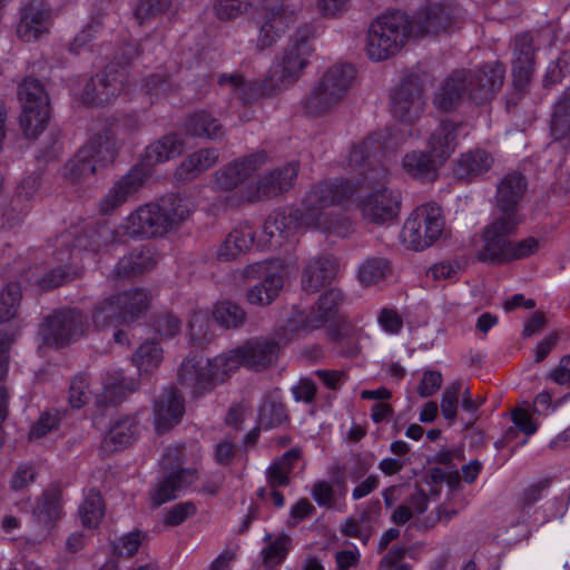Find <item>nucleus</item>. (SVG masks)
Wrapping results in <instances>:
<instances>
[{
    "label": "nucleus",
    "mask_w": 570,
    "mask_h": 570,
    "mask_svg": "<svg viewBox=\"0 0 570 570\" xmlns=\"http://www.w3.org/2000/svg\"><path fill=\"white\" fill-rule=\"evenodd\" d=\"M346 183H317L305 195L299 209H278L265 220L263 234L275 247L295 236L302 227L345 237L352 229L351 223L331 208L353 194Z\"/></svg>",
    "instance_id": "1"
},
{
    "label": "nucleus",
    "mask_w": 570,
    "mask_h": 570,
    "mask_svg": "<svg viewBox=\"0 0 570 570\" xmlns=\"http://www.w3.org/2000/svg\"><path fill=\"white\" fill-rule=\"evenodd\" d=\"M382 144L373 136L353 145L345 163V169L354 175L355 183L348 179L324 180L323 183H346L356 193L357 187L370 191L360 198L357 207L362 218L371 224L381 225L394 219L401 208V193L387 185L390 171L377 160ZM346 197V199H348ZM343 198L338 204H341Z\"/></svg>",
    "instance_id": "2"
},
{
    "label": "nucleus",
    "mask_w": 570,
    "mask_h": 570,
    "mask_svg": "<svg viewBox=\"0 0 570 570\" xmlns=\"http://www.w3.org/2000/svg\"><path fill=\"white\" fill-rule=\"evenodd\" d=\"M452 14L441 4L420 11L412 20L400 11L377 17L367 30L365 52L372 61L395 56L414 37L439 33L451 26Z\"/></svg>",
    "instance_id": "3"
},
{
    "label": "nucleus",
    "mask_w": 570,
    "mask_h": 570,
    "mask_svg": "<svg viewBox=\"0 0 570 570\" xmlns=\"http://www.w3.org/2000/svg\"><path fill=\"white\" fill-rule=\"evenodd\" d=\"M354 79L355 69L352 65L332 66L303 99L305 111L312 116L331 112L346 97Z\"/></svg>",
    "instance_id": "4"
},
{
    "label": "nucleus",
    "mask_w": 570,
    "mask_h": 570,
    "mask_svg": "<svg viewBox=\"0 0 570 570\" xmlns=\"http://www.w3.org/2000/svg\"><path fill=\"white\" fill-rule=\"evenodd\" d=\"M296 78L277 59L272 62L266 77L262 81H246L243 75L223 73L218 77V85L229 90L235 97L249 104L258 98L272 97L288 89L296 82Z\"/></svg>",
    "instance_id": "5"
},
{
    "label": "nucleus",
    "mask_w": 570,
    "mask_h": 570,
    "mask_svg": "<svg viewBox=\"0 0 570 570\" xmlns=\"http://www.w3.org/2000/svg\"><path fill=\"white\" fill-rule=\"evenodd\" d=\"M22 111L19 125L27 139H37L50 120V102L42 83L35 78H26L19 87Z\"/></svg>",
    "instance_id": "6"
},
{
    "label": "nucleus",
    "mask_w": 570,
    "mask_h": 570,
    "mask_svg": "<svg viewBox=\"0 0 570 570\" xmlns=\"http://www.w3.org/2000/svg\"><path fill=\"white\" fill-rule=\"evenodd\" d=\"M286 343L276 337L252 338L240 346L219 354L218 361L227 367L229 376L240 366L261 371L276 361L281 348Z\"/></svg>",
    "instance_id": "7"
},
{
    "label": "nucleus",
    "mask_w": 570,
    "mask_h": 570,
    "mask_svg": "<svg viewBox=\"0 0 570 570\" xmlns=\"http://www.w3.org/2000/svg\"><path fill=\"white\" fill-rule=\"evenodd\" d=\"M443 229L441 208L429 203L419 206L405 220L401 238L407 248L421 250L431 246L442 235Z\"/></svg>",
    "instance_id": "8"
},
{
    "label": "nucleus",
    "mask_w": 570,
    "mask_h": 570,
    "mask_svg": "<svg viewBox=\"0 0 570 570\" xmlns=\"http://www.w3.org/2000/svg\"><path fill=\"white\" fill-rule=\"evenodd\" d=\"M228 377V370L220 364L218 355L214 358H204L196 354L188 355L177 372L178 383L195 395L210 391Z\"/></svg>",
    "instance_id": "9"
},
{
    "label": "nucleus",
    "mask_w": 570,
    "mask_h": 570,
    "mask_svg": "<svg viewBox=\"0 0 570 570\" xmlns=\"http://www.w3.org/2000/svg\"><path fill=\"white\" fill-rule=\"evenodd\" d=\"M88 327L86 316L78 309L63 308L50 315L41 327V335L47 345L63 347L78 341Z\"/></svg>",
    "instance_id": "10"
},
{
    "label": "nucleus",
    "mask_w": 570,
    "mask_h": 570,
    "mask_svg": "<svg viewBox=\"0 0 570 570\" xmlns=\"http://www.w3.org/2000/svg\"><path fill=\"white\" fill-rule=\"evenodd\" d=\"M128 79L125 66L118 68L117 62H110L106 68L91 77L86 83L82 100L94 106H102L114 101L125 89Z\"/></svg>",
    "instance_id": "11"
},
{
    "label": "nucleus",
    "mask_w": 570,
    "mask_h": 570,
    "mask_svg": "<svg viewBox=\"0 0 570 570\" xmlns=\"http://www.w3.org/2000/svg\"><path fill=\"white\" fill-rule=\"evenodd\" d=\"M296 19V10L287 0H265L257 48L264 50L275 45Z\"/></svg>",
    "instance_id": "12"
},
{
    "label": "nucleus",
    "mask_w": 570,
    "mask_h": 570,
    "mask_svg": "<svg viewBox=\"0 0 570 570\" xmlns=\"http://www.w3.org/2000/svg\"><path fill=\"white\" fill-rule=\"evenodd\" d=\"M522 219L514 216L497 217L483 230V245L478 253L482 262H507V252L509 250V236L512 235Z\"/></svg>",
    "instance_id": "13"
},
{
    "label": "nucleus",
    "mask_w": 570,
    "mask_h": 570,
    "mask_svg": "<svg viewBox=\"0 0 570 570\" xmlns=\"http://www.w3.org/2000/svg\"><path fill=\"white\" fill-rule=\"evenodd\" d=\"M262 274L263 282L253 286L246 294L247 301L258 306L271 304L284 285L282 266L278 263H255L244 269V275L249 278Z\"/></svg>",
    "instance_id": "14"
},
{
    "label": "nucleus",
    "mask_w": 570,
    "mask_h": 570,
    "mask_svg": "<svg viewBox=\"0 0 570 570\" xmlns=\"http://www.w3.org/2000/svg\"><path fill=\"white\" fill-rule=\"evenodd\" d=\"M120 229L122 235L132 238L164 236L169 232L161 207L153 203L139 206L125 219Z\"/></svg>",
    "instance_id": "15"
},
{
    "label": "nucleus",
    "mask_w": 570,
    "mask_h": 570,
    "mask_svg": "<svg viewBox=\"0 0 570 570\" xmlns=\"http://www.w3.org/2000/svg\"><path fill=\"white\" fill-rule=\"evenodd\" d=\"M423 86L419 77L404 78L391 97V107L394 117L403 122H414L424 109L422 98Z\"/></svg>",
    "instance_id": "16"
},
{
    "label": "nucleus",
    "mask_w": 570,
    "mask_h": 570,
    "mask_svg": "<svg viewBox=\"0 0 570 570\" xmlns=\"http://www.w3.org/2000/svg\"><path fill=\"white\" fill-rule=\"evenodd\" d=\"M298 175L296 163L286 164L264 175L247 189L246 199L250 203L274 198L294 186Z\"/></svg>",
    "instance_id": "17"
},
{
    "label": "nucleus",
    "mask_w": 570,
    "mask_h": 570,
    "mask_svg": "<svg viewBox=\"0 0 570 570\" xmlns=\"http://www.w3.org/2000/svg\"><path fill=\"white\" fill-rule=\"evenodd\" d=\"M50 9L45 0H28L20 9L17 36L24 42H35L49 33Z\"/></svg>",
    "instance_id": "18"
},
{
    "label": "nucleus",
    "mask_w": 570,
    "mask_h": 570,
    "mask_svg": "<svg viewBox=\"0 0 570 570\" xmlns=\"http://www.w3.org/2000/svg\"><path fill=\"white\" fill-rule=\"evenodd\" d=\"M315 30L309 24H304L295 31V35L284 51L276 56L277 59L298 80L313 52L309 39L314 37Z\"/></svg>",
    "instance_id": "19"
},
{
    "label": "nucleus",
    "mask_w": 570,
    "mask_h": 570,
    "mask_svg": "<svg viewBox=\"0 0 570 570\" xmlns=\"http://www.w3.org/2000/svg\"><path fill=\"white\" fill-rule=\"evenodd\" d=\"M505 68L500 62L482 66L478 72H466L469 97L476 104L490 100L502 87Z\"/></svg>",
    "instance_id": "20"
},
{
    "label": "nucleus",
    "mask_w": 570,
    "mask_h": 570,
    "mask_svg": "<svg viewBox=\"0 0 570 570\" xmlns=\"http://www.w3.org/2000/svg\"><path fill=\"white\" fill-rule=\"evenodd\" d=\"M267 160L264 151L230 161L215 173V186L222 190H230L256 173Z\"/></svg>",
    "instance_id": "21"
},
{
    "label": "nucleus",
    "mask_w": 570,
    "mask_h": 570,
    "mask_svg": "<svg viewBox=\"0 0 570 570\" xmlns=\"http://www.w3.org/2000/svg\"><path fill=\"white\" fill-rule=\"evenodd\" d=\"M528 183L523 175L519 173L507 174L498 184L495 193V206L501 213V217L514 216L522 219L519 213L520 204L527 193Z\"/></svg>",
    "instance_id": "22"
},
{
    "label": "nucleus",
    "mask_w": 570,
    "mask_h": 570,
    "mask_svg": "<svg viewBox=\"0 0 570 570\" xmlns=\"http://www.w3.org/2000/svg\"><path fill=\"white\" fill-rule=\"evenodd\" d=\"M145 174L141 168H132L117 180L99 203V210L109 215L135 195L144 185Z\"/></svg>",
    "instance_id": "23"
},
{
    "label": "nucleus",
    "mask_w": 570,
    "mask_h": 570,
    "mask_svg": "<svg viewBox=\"0 0 570 570\" xmlns=\"http://www.w3.org/2000/svg\"><path fill=\"white\" fill-rule=\"evenodd\" d=\"M336 259L331 255L309 258L302 272V288L306 293H315L330 284L337 275Z\"/></svg>",
    "instance_id": "24"
},
{
    "label": "nucleus",
    "mask_w": 570,
    "mask_h": 570,
    "mask_svg": "<svg viewBox=\"0 0 570 570\" xmlns=\"http://www.w3.org/2000/svg\"><path fill=\"white\" fill-rule=\"evenodd\" d=\"M534 71V47L530 33L523 32L514 38L512 76L517 88L522 89Z\"/></svg>",
    "instance_id": "25"
},
{
    "label": "nucleus",
    "mask_w": 570,
    "mask_h": 570,
    "mask_svg": "<svg viewBox=\"0 0 570 570\" xmlns=\"http://www.w3.org/2000/svg\"><path fill=\"white\" fill-rule=\"evenodd\" d=\"M198 479L196 469H178L169 473L150 491V500L154 507L177 498L178 493L187 489Z\"/></svg>",
    "instance_id": "26"
},
{
    "label": "nucleus",
    "mask_w": 570,
    "mask_h": 570,
    "mask_svg": "<svg viewBox=\"0 0 570 570\" xmlns=\"http://www.w3.org/2000/svg\"><path fill=\"white\" fill-rule=\"evenodd\" d=\"M494 164L491 153L475 148L460 155L453 165L455 178L472 181L488 173Z\"/></svg>",
    "instance_id": "27"
},
{
    "label": "nucleus",
    "mask_w": 570,
    "mask_h": 570,
    "mask_svg": "<svg viewBox=\"0 0 570 570\" xmlns=\"http://www.w3.org/2000/svg\"><path fill=\"white\" fill-rule=\"evenodd\" d=\"M185 412L184 400L174 387L164 389L155 402L156 429L165 432L176 425Z\"/></svg>",
    "instance_id": "28"
},
{
    "label": "nucleus",
    "mask_w": 570,
    "mask_h": 570,
    "mask_svg": "<svg viewBox=\"0 0 570 570\" xmlns=\"http://www.w3.org/2000/svg\"><path fill=\"white\" fill-rule=\"evenodd\" d=\"M119 142L110 129H104L92 136L81 147V157H90L98 167L112 163L117 156Z\"/></svg>",
    "instance_id": "29"
},
{
    "label": "nucleus",
    "mask_w": 570,
    "mask_h": 570,
    "mask_svg": "<svg viewBox=\"0 0 570 570\" xmlns=\"http://www.w3.org/2000/svg\"><path fill=\"white\" fill-rule=\"evenodd\" d=\"M460 127V124L444 120L431 134L428 151L435 158V161H439V165L442 166L454 153Z\"/></svg>",
    "instance_id": "30"
},
{
    "label": "nucleus",
    "mask_w": 570,
    "mask_h": 570,
    "mask_svg": "<svg viewBox=\"0 0 570 570\" xmlns=\"http://www.w3.org/2000/svg\"><path fill=\"white\" fill-rule=\"evenodd\" d=\"M465 71H458L446 78L436 90L433 104L441 111L455 108L464 95L469 92Z\"/></svg>",
    "instance_id": "31"
},
{
    "label": "nucleus",
    "mask_w": 570,
    "mask_h": 570,
    "mask_svg": "<svg viewBox=\"0 0 570 570\" xmlns=\"http://www.w3.org/2000/svg\"><path fill=\"white\" fill-rule=\"evenodd\" d=\"M219 159L216 148H200L189 154L176 169V176L183 180H193L210 169Z\"/></svg>",
    "instance_id": "32"
},
{
    "label": "nucleus",
    "mask_w": 570,
    "mask_h": 570,
    "mask_svg": "<svg viewBox=\"0 0 570 570\" xmlns=\"http://www.w3.org/2000/svg\"><path fill=\"white\" fill-rule=\"evenodd\" d=\"M124 236L120 227L116 230L107 223H102L86 229L82 235L78 236L75 239V247L99 252L111 243L122 242Z\"/></svg>",
    "instance_id": "33"
},
{
    "label": "nucleus",
    "mask_w": 570,
    "mask_h": 570,
    "mask_svg": "<svg viewBox=\"0 0 570 570\" xmlns=\"http://www.w3.org/2000/svg\"><path fill=\"white\" fill-rule=\"evenodd\" d=\"M138 423L134 417H122L116 421L102 440L107 452H116L130 445L138 435Z\"/></svg>",
    "instance_id": "34"
},
{
    "label": "nucleus",
    "mask_w": 570,
    "mask_h": 570,
    "mask_svg": "<svg viewBox=\"0 0 570 570\" xmlns=\"http://www.w3.org/2000/svg\"><path fill=\"white\" fill-rule=\"evenodd\" d=\"M33 514L45 524H53L63 515L62 492L52 484L43 490L33 509Z\"/></svg>",
    "instance_id": "35"
},
{
    "label": "nucleus",
    "mask_w": 570,
    "mask_h": 570,
    "mask_svg": "<svg viewBox=\"0 0 570 570\" xmlns=\"http://www.w3.org/2000/svg\"><path fill=\"white\" fill-rule=\"evenodd\" d=\"M255 238V233L249 226H240L233 229L217 249L219 261H233L248 250Z\"/></svg>",
    "instance_id": "36"
},
{
    "label": "nucleus",
    "mask_w": 570,
    "mask_h": 570,
    "mask_svg": "<svg viewBox=\"0 0 570 570\" xmlns=\"http://www.w3.org/2000/svg\"><path fill=\"white\" fill-rule=\"evenodd\" d=\"M156 265L154 254L148 248H137L119 259L115 267L117 277L138 276L151 271Z\"/></svg>",
    "instance_id": "37"
},
{
    "label": "nucleus",
    "mask_w": 570,
    "mask_h": 570,
    "mask_svg": "<svg viewBox=\"0 0 570 570\" xmlns=\"http://www.w3.org/2000/svg\"><path fill=\"white\" fill-rule=\"evenodd\" d=\"M116 296L127 324L135 322L146 313L151 301L149 292L144 288H131L118 293Z\"/></svg>",
    "instance_id": "38"
},
{
    "label": "nucleus",
    "mask_w": 570,
    "mask_h": 570,
    "mask_svg": "<svg viewBox=\"0 0 570 570\" xmlns=\"http://www.w3.org/2000/svg\"><path fill=\"white\" fill-rule=\"evenodd\" d=\"M186 134L193 137L217 139L224 135L223 126L212 114L199 110L188 117L185 124Z\"/></svg>",
    "instance_id": "39"
},
{
    "label": "nucleus",
    "mask_w": 570,
    "mask_h": 570,
    "mask_svg": "<svg viewBox=\"0 0 570 570\" xmlns=\"http://www.w3.org/2000/svg\"><path fill=\"white\" fill-rule=\"evenodd\" d=\"M266 546L261 551V558L265 570H275L284 562L291 549V537L282 533L273 537L271 533L264 535Z\"/></svg>",
    "instance_id": "40"
},
{
    "label": "nucleus",
    "mask_w": 570,
    "mask_h": 570,
    "mask_svg": "<svg viewBox=\"0 0 570 570\" xmlns=\"http://www.w3.org/2000/svg\"><path fill=\"white\" fill-rule=\"evenodd\" d=\"M301 458V451L292 449L274 461L266 470L268 487H286L291 482V473Z\"/></svg>",
    "instance_id": "41"
},
{
    "label": "nucleus",
    "mask_w": 570,
    "mask_h": 570,
    "mask_svg": "<svg viewBox=\"0 0 570 570\" xmlns=\"http://www.w3.org/2000/svg\"><path fill=\"white\" fill-rule=\"evenodd\" d=\"M184 149V141L177 135H167L150 144L146 148V161L156 165L179 156Z\"/></svg>",
    "instance_id": "42"
},
{
    "label": "nucleus",
    "mask_w": 570,
    "mask_h": 570,
    "mask_svg": "<svg viewBox=\"0 0 570 570\" xmlns=\"http://www.w3.org/2000/svg\"><path fill=\"white\" fill-rule=\"evenodd\" d=\"M392 266L387 258L373 256L366 258L358 267L357 277L362 285L372 286L389 277Z\"/></svg>",
    "instance_id": "43"
},
{
    "label": "nucleus",
    "mask_w": 570,
    "mask_h": 570,
    "mask_svg": "<svg viewBox=\"0 0 570 570\" xmlns=\"http://www.w3.org/2000/svg\"><path fill=\"white\" fill-rule=\"evenodd\" d=\"M78 515L85 528H96L105 515V503L99 491L90 489L78 509Z\"/></svg>",
    "instance_id": "44"
},
{
    "label": "nucleus",
    "mask_w": 570,
    "mask_h": 570,
    "mask_svg": "<svg viewBox=\"0 0 570 570\" xmlns=\"http://www.w3.org/2000/svg\"><path fill=\"white\" fill-rule=\"evenodd\" d=\"M92 321L98 328L127 324L116 294L100 301L96 305L92 313Z\"/></svg>",
    "instance_id": "45"
},
{
    "label": "nucleus",
    "mask_w": 570,
    "mask_h": 570,
    "mask_svg": "<svg viewBox=\"0 0 570 570\" xmlns=\"http://www.w3.org/2000/svg\"><path fill=\"white\" fill-rule=\"evenodd\" d=\"M344 299L343 293L337 288H331L325 292L317 302L316 312L317 318H306L303 326L321 327L328 321L337 311L338 306Z\"/></svg>",
    "instance_id": "46"
},
{
    "label": "nucleus",
    "mask_w": 570,
    "mask_h": 570,
    "mask_svg": "<svg viewBox=\"0 0 570 570\" xmlns=\"http://www.w3.org/2000/svg\"><path fill=\"white\" fill-rule=\"evenodd\" d=\"M163 348L155 341H146L132 355V363L141 373L154 372L163 362Z\"/></svg>",
    "instance_id": "47"
},
{
    "label": "nucleus",
    "mask_w": 570,
    "mask_h": 570,
    "mask_svg": "<svg viewBox=\"0 0 570 570\" xmlns=\"http://www.w3.org/2000/svg\"><path fill=\"white\" fill-rule=\"evenodd\" d=\"M402 166L407 174L419 178L425 177L441 167L429 151L420 150L407 153L403 158Z\"/></svg>",
    "instance_id": "48"
},
{
    "label": "nucleus",
    "mask_w": 570,
    "mask_h": 570,
    "mask_svg": "<svg viewBox=\"0 0 570 570\" xmlns=\"http://www.w3.org/2000/svg\"><path fill=\"white\" fill-rule=\"evenodd\" d=\"M138 381L134 377H126L122 371H115L107 375L104 385L105 397L109 402L120 401L127 393L138 389Z\"/></svg>",
    "instance_id": "49"
},
{
    "label": "nucleus",
    "mask_w": 570,
    "mask_h": 570,
    "mask_svg": "<svg viewBox=\"0 0 570 570\" xmlns=\"http://www.w3.org/2000/svg\"><path fill=\"white\" fill-rule=\"evenodd\" d=\"M570 134V88H568L556 104L551 118V135L557 140Z\"/></svg>",
    "instance_id": "50"
},
{
    "label": "nucleus",
    "mask_w": 570,
    "mask_h": 570,
    "mask_svg": "<svg viewBox=\"0 0 570 570\" xmlns=\"http://www.w3.org/2000/svg\"><path fill=\"white\" fill-rule=\"evenodd\" d=\"M213 317L224 328H237L245 323L246 313L238 304L223 301L214 306Z\"/></svg>",
    "instance_id": "51"
},
{
    "label": "nucleus",
    "mask_w": 570,
    "mask_h": 570,
    "mask_svg": "<svg viewBox=\"0 0 570 570\" xmlns=\"http://www.w3.org/2000/svg\"><path fill=\"white\" fill-rule=\"evenodd\" d=\"M98 166L90 157H81L80 148L76 156L66 164L63 176L77 184L87 177L95 175Z\"/></svg>",
    "instance_id": "52"
},
{
    "label": "nucleus",
    "mask_w": 570,
    "mask_h": 570,
    "mask_svg": "<svg viewBox=\"0 0 570 570\" xmlns=\"http://www.w3.org/2000/svg\"><path fill=\"white\" fill-rule=\"evenodd\" d=\"M285 405L276 400H265L259 410L258 423L261 428L273 429L287 421Z\"/></svg>",
    "instance_id": "53"
},
{
    "label": "nucleus",
    "mask_w": 570,
    "mask_h": 570,
    "mask_svg": "<svg viewBox=\"0 0 570 570\" xmlns=\"http://www.w3.org/2000/svg\"><path fill=\"white\" fill-rule=\"evenodd\" d=\"M188 335L190 341L203 346L212 340L210 323L207 313L196 311L191 314L188 322Z\"/></svg>",
    "instance_id": "54"
},
{
    "label": "nucleus",
    "mask_w": 570,
    "mask_h": 570,
    "mask_svg": "<svg viewBox=\"0 0 570 570\" xmlns=\"http://www.w3.org/2000/svg\"><path fill=\"white\" fill-rule=\"evenodd\" d=\"M161 207L168 229L171 230L189 216V208L186 203L177 196H170L163 200Z\"/></svg>",
    "instance_id": "55"
},
{
    "label": "nucleus",
    "mask_w": 570,
    "mask_h": 570,
    "mask_svg": "<svg viewBox=\"0 0 570 570\" xmlns=\"http://www.w3.org/2000/svg\"><path fill=\"white\" fill-rule=\"evenodd\" d=\"M368 514L364 511L358 519L348 517L341 525V533L347 538L360 539L366 543L372 535V527L368 524Z\"/></svg>",
    "instance_id": "56"
},
{
    "label": "nucleus",
    "mask_w": 570,
    "mask_h": 570,
    "mask_svg": "<svg viewBox=\"0 0 570 570\" xmlns=\"http://www.w3.org/2000/svg\"><path fill=\"white\" fill-rule=\"evenodd\" d=\"M20 298L21 292L17 284H9L0 293V324L14 317Z\"/></svg>",
    "instance_id": "57"
},
{
    "label": "nucleus",
    "mask_w": 570,
    "mask_h": 570,
    "mask_svg": "<svg viewBox=\"0 0 570 570\" xmlns=\"http://www.w3.org/2000/svg\"><path fill=\"white\" fill-rule=\"evenodd\" d=\"M20 298L21 292L17 284H9L0 293V324L14 317Z\"/></svg>",
    "instance_id": "58"
},
{
    "label": "nucleus",
    "mask_w": 570,
    "mask_h": 570,
    "mask_svg": "<svg viewBox=\"0 0 570 570\" xmlns=\"http://www.w3.org/2000/svg\"><path fill=\"white\" fill-rule=\"evenodd\" d=\"M173 0H138L134 16L139 24L167 11Z\"/></svg>",
    "instance_id": "59"
},
{
    "label": "nucleus",
    "mask_w": 570,
    "mask_h": 570,
    "mask_svg": "<svg viewBox=\"0 0 570 570\" xmlns=\"http://www.w3.org/2000/svg\"><path fill=\"white\" fill-rule=\"evenodd\" d=\"M463 383L461 381H456L448 386L442 395L441 412L444 419L451 424L456 417L459 396L461 395Z\"/></svg>",
    "instance_id": "60"
},
{
    "label": "nucleus",
    "mask_w": 570,
    "mask_h": 570,
    "mask_svg": "<svg viewBox=\"0 0 570 570\" xmlns=\"http://www.w3.org/2000/svg\"><path fill=\"white\" fill-rule=\"evenodd\" d=\"M38 189V179L29 176L22 180L17 189V194L11 200V209H19L21 215H26L28 212L27 202L32 199Z\"/></svg>",
    "instance_id": "61"
},
{
    "label": "nucleus",
    "mask_w": 570,
    "mask_h": 570,
    "mask_svg": "<svg viewBox=\"0 0 570 570\" xmlns=\"http://www.w3.org/2000/svg\"><path fill=\"white\" fill-rule=\"evenodd\" d=\"M90 389L88 377L83 374L76 375L69 387V402L73 409H80L89 400Z\"/></svg>",
    "instance_id": "62"
},
{
    "label": "nucleus",
    "mask_w": 570,
    "mask_h": 570,
    "mask_svg": "<svg viewBox=\"0 0 570 570\" xmlns=\"http://www.w3.org/2000/svg\"><path fill=\"white\" fill-rule=\"evenodd\" d=\"M37 478V470L31 464H20L13 472L9 487L12 491L19 492L28 489Z\"/></svg>",
    "instance_id": "63"
},
{
    "label": "nucleus",
    "mask_w": 570,
    "mask_h": 570,
    "mask_svg": "<svg viewBox=\"0 0 570 570\" xmlns=\"http://www.w3.org/2000/svg\"><path fill=\"white\" fill-rule=\"evenodd\" d=\"M247 7V0H217L215 11L219 19L230 20L245 12Z\"/></svg>",
    "instance_id": "64"
}]
</instances>
